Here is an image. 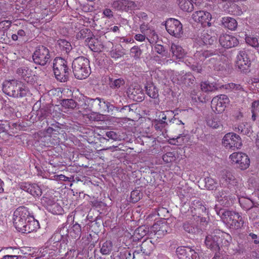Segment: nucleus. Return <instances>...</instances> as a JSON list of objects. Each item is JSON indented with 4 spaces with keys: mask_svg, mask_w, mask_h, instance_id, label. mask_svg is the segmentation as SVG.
I'll list each match as a JSON object with an SVG mask.
<instances>
[{
    "mask_svg": "<svg viewBox=\"0 0 259 259\" xmlns=\"http://www.w3.org/2000/svg\"><path fill=\"white\" fill-rule=\"evenodd\" d=\"M72 69L76 78L78 79L85 78L91 72L89 60L83 57L75 59L72 62Z\"/></svg>",
    "mask_w": 259,
    "mask_h": 259,
    "instance_id": "nucleus-1",
    "label": "nucleus"
},
{
    "mask_svg": "<svg viewBox=\"0 0 259 259\" xmlns=\"http://www.w3.org/2000/svg\"><path fill=\"white\" fill-rule=\"evenodd\" d=\"M53 68L56 78L61 82L67 80L69 75L66 61L61 58H56L53 63Z\"/></svg>",
    "mask_w": 259,
    "mask_h": 259,
    "instance_id": "nucleus-2",
    "label": "nucleus"
},
{
    "mask_svg": "<svg viewBox=\"0 0 259 259\" xmlns=\"http://www.w3.org/2000/svg\"><path fill=\"white\" fill-rule=\"evenodd\" d=\"M212 54L208 51H197L194 55V59L189 58L185 60V63L193 71L200 73L202 71V67L201 65L198 64L199 62L204 61L207 57L211 56Z\"/></svg>",
    "mask_w": 259,
    "mask_h": 259,
    "instance_id": "nucleus-3",
    "label": "nucleus"
},
{
    "mask_svg": "<svg viewBox=\"0 0 259 259\" xmlns=\"http://www.w3.org/2000/svg\"><path fill=\"white\" fill-rule=\"evenodd\" d=\"M28 209L24 206L17 208L13 214V223L16 229L19 231L26 224V222L30 215Z\"/></svg>",
    "mask_w": 259,
    "mask_h": 259,
    "instance_id": "nucleus-4",
    "label": "nucleus"
},
{
    "mask_svg": "<svg viewBox=\"0 0 259 259\" xmlns=\"http://www.w3.org/2000/svg\"><path fill=\"white\" fill-rule=\"evenodd\" d=\"M41 203L52 213L61 214L62 208L56 202L55 197L53 195L50 193L45 194L41 199Z\"/></svg>",
    "mask_w": 259,
    "mask_h": 259,
    "instance_id": "nucleus-5",
    "label": "nucleus"
},
{
    "mask_svg": "<svg viewBox=\"0 0 259 259\" xmlns=\"http://www.w3.org/2000/svg\"><path fill=\"white\" fill-rule=\"evenodd\" d=\"M50 58L49 49L43 46L38 47L32 55L34 62L41 66H45L49 62Z\"/></svg>",
    "mask_w": 259,
    "mask_h": 259,
    "instance_id": "nucleus-6",
    "label": "nucleus"
},
{
    "mask_svg": "<svg viewBox=\"0 0 259 259\" xmlns=\"http://www.w3.org/2000/svg\"><path fill=\"white\" fill-rule=\"evenodd\" d=\"M229 102V99L225 95L217 96L211 100V108L214 113L220 114L225 111Z\"/></svg>",
    "mask_w": 259,
    "mask_h": 259,
    "instance_id": "nucleus-7",
    "label": "nucleus"
},
{
    "mask_svg": "<svg viewBox=\"0 0 259 259\" xmlns=\"http://www.w3.org/2000/svg\"><path fill=\"white\" fill-rule=\"evenodd\" d=\"M165 28L170 35L180 38L183 34V26L180 21L174 18H170L166 21Z\"/></svg>",
    "mask_w": 259,
    "mask_h": 259,
    "instance_id": "nucleus-8",
    "label": "nucleus"
},
{
    "mask_svg": "<svg viewBox=\"0 0 259 259\" xmlns=\"http://www.w3.org/2000/svg\"><path fill=\"white\" fill-rule=\"evenodd\" d=\"M230 158L233 163L241 169H246L250 164V159L248 156L242 152H234L230 155Z\"/></svg>",
    "mask_w": 259,
    "mask_h": 259,
    "instance_id": "nucleus-9",
    "label": "nucleus"
},
{
    "mask_svg": "<svg viewBox=\"0 0 259 259\" xmlns=\"http://www.w3.org/2000/svg\"><path fill=\"white\" fill-rule=\"evenodd\" d=\"M171 79L174 83L187 85L193 84L195 81V77L191 73H186L184 71H181V73H173Z\"/></svg>",
    "mask_w": 259,
    "mask_h": 259,
    "instance_id": "nucleus-10",
    "label": "nucleus"
},
{
    "mask_svg": "<svg viewBox=\"0 0 259 259\" xmlns=\"http://www.w3.org/2000/svg\"><path fill=\"white\" fill-rule=\"evenodd\" d=\"M170 230L166 221H157L150 229V234H153L157 238H161Z\"/></svg>",
    "mask_w": 259,
    "mask_h": 259,
    "instance_id": "nucleus-11",
    "label": "nucleus"
},
{
    "mask_svg": "<svg viewBox=\"0 0 259 259\" xmlns=\"http://www.w3.org/2000/svg\"><path fill=\"white\" fill-rule=\"evenodd\" d=\"M223 144L226 148L229 149H239L242 145L239 136L233 133H229L225 135L223 139Z\"/></svg>",
    "mask_w": 259,
    "mask_h": 259,
    "instance_id": "nucleus-12",
    "label": "nucleus"
},
{
    "mask_svg": "<svg viewBox=\"0 0 259 259\" xmlns=\"http://www.w3.org/2000/svg\"><path fill=\"white\" fill-rule=\"evenodd\" d=\"M149 22H143L141 23L140 29L142 33L147 35V39L148 41L151 44H153L157 42L158 36L154 28L149 24Z\"/></svg>",
    "mask_w": 259,
    "mask_h": 259,
    "instance_id": "nucleus-13",
    "label": "nucleus"
},
{
    "mask_svg": "<svg viewBox=\"0 0 259 259\" xmlns=\"http://www.w3.org/2000/svg\"><path fill=\"white\" fill-rule=\"evenodd\" d=\"M86 102L89 104H91L92 106H95L96 108L101 112H107L112 111L114 106L109 102H106L103 99L99 98L96 99H89Z\"/></svg>",
    "mask_w": 259,
    "mask_h": 259,
    "instance_id": "nucleus-14",
    "label": "nucleus"
},
{
    "mask_svg": "<svg viewBox=\"0 0 259 259\" xmlns=\"http://www.w3.org/2000/svg\"><path fill=\"white\" fill-rule=\"evenodd\" d=\"M176 253L180 259H199L198 254L194 249L189 247H178Z\"/></svg>",
    "mask_w": 259,
    "mask_h": 259,
    "instance_id": "nucleus-15",
    "label": "nucleus"
},
{
    "mask_svg": "<svg viewBox=\"0 0 259 259\" xmlns=\"http://www.w3.org/2000/svg\"><path fill=\"white\" fill-rule=\"evenodd\" d=\"M192 18L195 22L200 23L204 26L206 24L209 26L210 25V21L211 19V15L208 12L197 11L193 13Z\"/></svg>",
    "mask_w": 259,
    "mask_h": 259,
    "instance_id": "nucleus-16",
    "label": "nucleus"
},
{
    "mask_svg": "<svg viewBox=\"0 0 259 259\" xmlns=\"http://www.w3.org/2000/svg\"><path fill=\"white\" fill-rule=\"evenodd\" d=\"M21 190L27 192L34 197H39L42 194L40 187L36 184L23 182L20 184Z\"/></svg>",
    "mask_w": 259,
    "mask_h": 259,
    "instance_id": "nucleus-17",
    "label": "nucleus"
},
{
    "mask_svg": "<svg viewBox=\"0 0 259 259\" xmlns=\"http://www.w3.org/2000/svg\"><path fill=\"white\" fill-rule=\"evenodd\" d=\"M217 213L220 217L223 222L228 226L229 225H233V219L236 218H238V214L239 213L234 211L220 209L219 211L215 210Z\"/></svg>",
    "mask_w": 259,
    "mask_h": 259,
    "instance_id": "nucleus-18",
    "label": "nucleus"
},
{
    "mask_svg": "<svg viewBox=\"0 0 259 259\" xmlns=\"http://www.w3.org/2000/svg\"><path fill=\"white\" fill-rule=\"evenodd\" d=\"M219 231H215L208 234L205 238V243L208 248L217 251L220 250V242L218 237Z\"/></svg>",
    "mask_w": 259,
    "mask_h": 259,
    "instance_id": "nucleus-19",
    "label": "nucleus"
},
{
    "mask_svg": "<svg viewBox=\"0 0 259 259\" xmlns=\"http://www.w3.org/2000/svg\"><path fill=\"white\" fill-rule=\"evenodd\" d=\"M190 210H188L189 213H191L192 216L194 217L197 216L198 218L202 213L206 212V207L204 205V203L199 199H195L191 203L190 207Z\"/></svg>",
    "mask_w": 259,
    "mask_h": 259,
    "instance_id": "nucleus-20",
    "label": "nucleus"
},
{
    "mask_svg": "<svg viewBox=\"0 0 259 259\" xmlns=\"http://www.w3.org/2000/svg\"><path fill=\"white\" fill-rule=\"evenodd\" d=\"M202 0H177V3L181 10L184 12H191L196 6H200Z\"/></svg>",
    "mask_w": 259,
    "mask_h": 259,
    "instance_id": "nucleus-21",
    "label": "nucleus"
},
{
    "mask_svg": "<svg viewBox=\"0 0 259 259\" xmlns=\"http://www.w3.org/2000/svg\"><path fill=\"white\" fill-rule=\"evenodd\" d=\"M39 228V224L38 222L30 214L26 222V224L23 225V227L19 230V232L22 233H30L36 231Z\"/></svg>",
    "mask_w": 259,
    "mask_h": 259,
    "instance_id": "nucleus-22",
    "label": "nucleus"
},
{
    "mask_svg": "<svg viewBox=\"0 0 259 259\" xmlns=\"http://www.w3.org/2000/svg\"><path fill=\"white\" fill-rule=\"evenodd\" d=\"M216 198L220 205L229 207L233 203V198L228 191L222 190L216 195Z\"/></svg>",
    "mask_w": 259,
    "mask_h": 259,
    "instance_id": "nucleus-23",
    "label": "nucleus"
},
{
    "mask_svg": "<svg viewBox=\"0 0 259 259\" xmlns=\"http://www.w3.org/2000/svg\"><path fill=\"white\" fill-rule=\"evenodd\" d=\"M112 7L117 10L128 11L135 9L137 7V5L133 1L118 0L113 3Z\"/></svg>",
    "mask_w": 259,
    "mask_h": 259,
    "instance_id": "nucleus-24",
    "label": "nucleus"
},
{
    "mask_svg": "<svg viewBox=\"0 0 259 259\" xmlns=\"http://www.w3.org/2000/svg\"><path fill=\"white\" fill-rule=\"evenodd\" d=\"M221 45L225 48H231L236 46L239 41L237 38L233 35L223 34L219 38Z\"/></svg>",
    "mask_w": 259,
    "mask_h": 259,
    "instance_id": "nucleus-25",
    "label": "nucleus"
},
{
    "mask_svg": "<svg viewBox=\"0 0 259 259\" xmlns=\"http://www.w3.org/2000/svg\"><path fill=\"white\" fill-rule=\"evenodd\" d=\"M19 81L12 79L5 80L3 83L4 93L9 96L15 97Z\"/></svg>",
    "mask_w": 259,
    "mask_h": 259,
    "instance_id": "nucleus-26",
    "label": "nucleus"
},
{
    "mask_svg": "<svg viewBox=\"0 0 259 259\" xmlns=\"http://www.w3.org/2000/svg\"><path fill=\"white\" fill-rule=\"evenodd\" d=\"M220 185L223 187L231 188L237 183L236 179L230 171L223 172L220 179Z\"/></svg>",
    "mask_w": 259,
    "mask_h": 259,
    "instance_id": "nucleus-27",
    "label": "nucleus"
},
{
    "mask_svg": "<svg viewBox=\"0 0 259 259\" xmlns=\"http://www.w3.org/2000/svg\"><path fill=\"white\" fill-rule=\"evenodd\" d=\"M174 112L172 111H166V112H161L159 117H161L159 119H155L152 121V125L154 127L156 130L161 131L167 125V122L166 119L167 115L169 114H174Z\"/></svg>",
    "mask_w": 259,
    "mask_h": 259,
    "instance_id": "nucleus-28",
    "label": "nucleus"
},
{
    "mask_svg": "<svg viewBox=\"0 0 259 259\" xmlns=\"http://www.w3.org/2000/svg\"><path fill=\"white\" fill-rule=\"evenodd\" d=\"M170 51L174 59H183L186 54L185 51L181 46L174 43L171 45Z\"/></svg>",
    "mask_w": 259,
    "mask_h": 259,
    "instance_id": "nucleus-29",
    "label": "nucleus"
},
{
    "mask_svg": "<svg viewBox=\"0 0 259 259\" xmlns=\"http://www.w3.org/2000/svg\"><path fill=\"white\" fill-rule=\"evenodd\" d=\"M85 42L90 49L95 52L101 51L103 48L98 39L95 37H88L85 39Z\"/></svg>",
    "mask_w": 259,
    "mask_h": 259,
    "instance_id": "nucleus-30",
    "label": "nucleus"
},
{
    "mask_svg": "<svg viewBox=\"0 0 259 259\" xmlns=\"http://www.w3.org/2000/svg\"><path fill=\"white\" fill-rule=\"evenodd\" d=\"M218 236L220 239V250H224V247L225 248L229 246L232 241V237L230 234L219 231Z\"/></svg>",
    "mask_w": 259,
    "mask_h": 259,
    "instance_id": "nucleus-31",
    "label": "nucleus"
},
{
    "mask_svg": "<svg viewBox=\"0 0 259 259\" xmlns=\"http://www.w3.org/2000/svg\"><path fill=\"white\" fill-rule=\"evenodd\" d=\"M249 58L244 51H241L237 56V65L238 67L241 69L244 66H248L250 64Z\"/></svg>",
    "mask_w": 259,
    "mask_h": 259,
    "instance_id": "nucleus-32",
    "label": "nucleus"
},
{
    "mask_svg": "<svg viewBox=\"0 0 259 259\" xmlns=\"http://www.w3.org/2000/svg\"><path fill=\"white\" fill-rule=\"evenodd\" d=\"M67 235H69L72 238H79L81 234V227L77 223L74 224L71 228L66 233Z\"/></svg>",
    "mask_w": 259,
    "mask_h": 259,
    "instance_id": "nucleus-33",
    "label": "nucleus"
},
{
    "mask_svg": "<svg viewBox=\"0 0 259 259\" xmlns=\"http://www.w3.org/2000/svg\"><path fill=\"white\" fill-rule=\"evenodd\" d=\"M67 232V228L65 226H62L52 235L50 239L51 241L54 243L59 242L64 236L67 235L66 233Z\"/></svg>",
    "mask_w": 259,
    "mask_h": 259,
    "instance_id": "nucleus-34",
    "label": "nucleus"
},
{
    "mask_svg": "<svg viewBox=\"0 0 259 259\" xmlns=\"http://www.w3.org/2000/svg\"><path fill=\"white\" fill-rule=\"evenodd\" d=\"M222 23L223 25L231 30H235L237 27V22L233 18L225 17L222 18Z\"/></svg>",
    "mask_w": 259,
    "mask_h": 259,
    "instance_id": "nucleus-35",
    "label": "nucleus"
},
{
    "mask_svg": "<svg viewBox=\"0 0 259 259\" xmlns=\"http://www.w3.org/2000/svg\"><path fill=\"white\" fill-rule=\"evenodd\" d=\"M206 124L213 128H218L222 126L220 117L217 115L208 116L206 119Z\"/></svg>",
    "mask_w": 259,
    "mask_h": 259,
    "instance_id": "nucleus-36",
    "label": "nucleus"
},
{
    "mask_svg": "<svg viewBox=\"0 0 259 259\" xmlns=\"http://www.w3.org/2000/svg\"><path fill=\"white\" fill-rule=\"evenodd\" d=\"M189 137L188 135L181 134L176 138H171L168 140V143L170 144L181 146L189 141Z\"/></svg>",
    "mask_w": 259,
    "mask_h": 259,
    "instance_id": "nucleus-37",
    "label": "nucleus"
},
{
    "mask_svg": "<svg viewBox=\"0 0 259 259\" xmlns=\"http://www.w3.org/2000/svg\"><path fill=\"white\" fill-rule=\"evenodd\" d=\"M184 230L192 234H196L200 232L201 229L192 222H187L183 225Z\"/></svg>",
    "mask_w": 259,
    "mask_h": 259,
    "instance_id": "nucleus-38",
    "label": "nucleus"
},
{
    "mask_svg": "<svg viewBox=\"0 0 259 259\" xmlns=\"http://www.w3.org/2000/svg\"><path fill=\"white\" fill-rule=\"evenodd\" d=\"M147 94L153 99L159 96L158 90L153 83H147L145 87Z\"/></svg>",
    "mask_w": 259,
    "mask_h": 259,
    "instance_id": "nucleus-39",
    "label": "nucleus"
},
{
    "mask_svg": "<svg viewBox=\"0 0 259 259\" xmlns=\"http://www.w3.org/2000/svg\"><path fill=\"white\" fill-rule=\"evenodd\" d=\"M131 94V98L134 100L142 101L143 98L142 91L139 85L135 86L133 89L130 88L128 92Z\"/></svg>",
    "mask_w": 259,
    "mask_h": 259,
    "instance_id": "nucleus-40",
    "label": "nucleus"
},
{
    "mask_svg": "<svg viewBox=\"0 0 259 259\" xmlns=\"http://www.w3.org/2000/svg\"><path fill=\"white\" fill-rule=\"evenodd\" d=\"M237 129L240 133L245 135H250L252 133V128L250 124L244 122L240 123L237 127Z\"/></svg>",
    "mask_w": 259,
    "mask_h": 259,
    "instance_id": "nucleus-41",
    "label": "nucleus"
},
{
    "mask_svg": "<svg viewBox=\"0 0 259 259\" xmlns=\"http://www.w3.org/2000/svg\"><path fill=\"white\" fill-rule=\"evenodd\" d=\"M239 202L241 207L245 210H249L253 206V202L248 198L242 197L239 199Z\"/></svg>",
    "mask_w": 259,
    "mask_h": 259,
    "instance_id": "nucleus-42",
    "label": "nucleus"
},
{
    "mask_svg": "<svg viewBox=\"0 0 259 259\" xmlns=\"http://www.w3.org/2000/svg\"><path fill=\"white\" fill-rule=\"evenodd\" d=\"M201 89L205 92H212L217 89V87L213 83L205 81L201 83Z\"/></svg>",
    "mask_w": 259,
    "mask_h": 259,
    "instance_id": "nucleus-43",
    "label": "nucleus"
},
{
    "mask_svg": "<svg viewBox=\"0 0 259 259\" xmlns=\"http://www.w3.org/2000/svg\"><path fill=\"white\" fill-rule=\"evenodd\" d=\"M238 218H236L233 219V225H229V227L237 230L240 229L243 226L244 224V221L242 217L239 213H238Z\"/></svg>",
    "mask_w": 259,
    "mask_h": 259,
    "instance_id": "nucleus-44",
    "label": "nucleus"
},
{
    "mask_svg": "<svg viewBox=\"0 0 259 259\" xmlns=\"http://www.w3.org/2000/svg\"><path fill=\"white\" fill-rule=\"evenodd\" d=\"M112 243L110 241H106L101 247L100 251L103 254H109L112 250Z\"/></svg>",
    "mask_w": 259,
    "mask_h": 259,
    "instance_id": "nucleus-45",
    "label": "nucleus"
},
{
    "mask_svg": "<svg viewBox=\"0 0 259 259\" xmlns=\"http://www.w3.org/2000/svg\"><path fill=\"white\" fill-rule=\"evenodd\" d=\"M223 88L228 91L240 92L243 91V88L239 84L230 83L223 85Z\"/></svg>",
    "mask_w": 259,
    "mask_h": 259,
    "instance_id": "nucleus-46",
    "label": "nucleus"
},
{
    "mask_svg": "<svg viewBox=\"0 0 259 259\" xmlns=\"http://www.w3.org/2000/svg\"><path fill=\"white\" fill-rule=\"evenodd\" d=\"M61 105L64 109H73L76 107L77 104L72 99H65L62 101Z\"/></svg>",
    "mask_w": 259,
    "mask_h": 259,
    "instance_id": "nucleus-47",
    "label": "nucleus"
},
{
    "mask_svg": "<svg viewBox=\"0 0 259 259\" xmlns=\"http://www.w3.org/2000/svg\"><path fill=\"white\" fill-rule=\"evenodd\" d=\"M27 92L28 90L25 85L19 82L17 88L16 95L15 97H23L26 95Z\"/></svg>",
    "mask_w": 259,
    "mask_h": 259,
    "instance_id": "nucleus-48",
    "label": "nucleus"
},
{
    "mask_svg": "<svg viewBox=\"0 0 259 259\" xmlns=\"http://www.w3.org/2000/svg\"><path fill=\"white\" fill-rule=\"evenodd\" d=\"M245 41L247 44L254 47L256 48L259 46L258 38L253 36H246Z\"/></svg>",
    "mask_w": 259,
    "mask_h": 259,
    "instance_id": "nucleus-49",
    "label": "nucleus"
},
{
    "mask_svg": "<svg viewBox=\"0 0 259 259\" xmlns=\"http://www.w3.org/2000/svg\"><path fill=\"white\" fill-rule=\"evenodd\" d=\"M88 37H92L91 31L87 28H83L81 29L79 32L77 34L76 37L78 39H83Z\"/></svg>",
    "mask_w": 259,
    "mask_h": 259,
    "instance_id": "nucleus-50",
    "label": "nucleus"
},
{
    "mask_svg": "<svg viewBox=\"0 0 259 259\" xmlns=\"http://www.w3.org/2000/svg\"><path fill=\"white\" fill-rule=\"evenodd\" d=\"M176 113L174 115V118L172 119V122L176 123L177 124H182L183 125H184V123H183L182 120L177 119L175 116L176 115H178L179 114H181L182 115L185 116L187 114L188 111L186 110H178L177 109L175 110Z\"/></svg>",
    "mask_w": 259,
    "mask_h": 259,
    "instance_id": "nucleus-51",
    "label": "nucleus"
},
{
    "mask_svg": "<svg viewBox=\"0 0 259 259\" xmlns=\"http://www.w3.org/2000/svg\"><path fill=\"white\" fill-rule=\"evenodd\" d=\"M162 159L165 163H168L175 161L176 157L174 153L170 152L164 154Z\"/></svg>",
    "mask_w": 259,
    "mask_h": 259,
    "instance_id": "nucleus-52",
    "label": "nucleus"
},
{
    "mask_svg": "<svg viewBox=\"0 0 259 259\" xmlns=\"http://www.w3.org/2000/svg\"><path fill=\"white\" fill-rule=\"evenodd\" d=\"M58 44L62 50L68 52L71 49V46L68 41L64 39H60L58 40Z\"/></svg>",
    "mask_w": 259,
    "mask_h": 259,
    "instance_id": "nucleus-53",
    "label": "nucleus"
},
{
    "mask_svg": "<svg viewBox=\"0 0 259 259\" xmlns=\"http://www.w3.org/2000/svg\"><path fill=\"white\" fill-rule=\"evenodd\" d=\"M124 84V81L121 78H118L112 80H110V85L113 89H118Z\"/></svg>",
    "mask_w": 259,
    "mask_h": 259,
    "instance_id": "nucleus-54",
    "label": "nucleus"
},
{
    "mask_svg": "<svg viewBox=\"0 0 259 259\" xmlns=\"http://www.w3.org/2000/svg\"><path fill=\"white\" fill-rule=\"evenodd\" d=\"M137 16L139 18L141 23L143 22L151 21L149 19L148 15L145 12H140L137 13Z\"/></svg>",
    "mask_w": 259,
    "mask_h": 259,
    "instance_id": "nucleus-55",
    "label": "nucleus"
},
{
    "mask_svg": "<svg viewBox=\"0 0 259 259\" xmlns=\"http://www.w3.org/2000/svg\"><path fill=\"white\" fill-rule=\"evenodd\" d=\"M28 71L29 69L27 67L23 66L17 69V73L19 75H21L22 77H24L27 75Z\"/></svg>",
    "mask_w": 259,
    "mask_h": 259,
    "instance_id": "nucleus-56",
    "label": "nucleus"
},
{
    "mask_svg": "<svg viewBox=\"0 0 259 259\" xmlns=\"http://www.w3.org/2000/svg\"><path fill=\"white\" fill-rule=\"evenodd\" d=\"M216 183L211 178H208L206 181V185L209 190H213L216 186Z\"/></svg>",
    "mask_w": 259,
    "mask_h": 259,
    "instance_id": "nucleus-57",
    "label": "nucleus"
},
{
    "mask_svg": "<svg viewBox=\"0 0 259 259\" xmlns=\"http://www.w3.org/2000/svg\"><path fill=\"white\" fill-rule=\"evenodd\" d=\"M251 109V112H259V100H255L252 103Z\"/></svg>",
    "mask_w": 259,
    "mask_h": 259,
    "instance_id": "nucleus-58",
    "label": "nucleus"
},
{
    "mask_svg": "<svg viewBox=\"0 0 259 259\" xmlns=\"http://www.w3.org/2000/svg\"><path fill=\"white\" fill-rule=\"evenodd\" d=\"M131 197L134 202H137L140 199V195L138 191H133L131 192Z\"/></svg>",
    "mask_w": 259,
    "mask_h": 259,
    "instance_id": "nucleus-59",
    "label": "nucleus"
},
{
    "mask_svg": "<svg viewBox=\"0 0 259 259\" xmlns=\"http://www.w3.org/2000/svg\"><path fill=\"white\" fill-rule=\"evenodd\" d=\"M106 135L109 138L114 141H116L118 138L117 134L113 131L107 132L106 134Z\"/></svg>",
    "mask_w": 259,
    "mask_h": 259,
    "instance_id": "nucleus-60",
    "label": "nucleus"
},
{
    "mask_svg": "<svg viewBox=\"0 0 259 259\" xmlns=\"http://www.w3.org/2000/svg\"><path fill=\"white\" fill-rule=\"evenodd\" d=\"M135 39L140 42H143L147 39V35L146 34H137L134 36Z\"/></svg>",
    "mask_w": 259,
    "mask_h": 259,
    "instance_id": "nucleus-61",
    "label": "nucleus"
},
{
    "mask_svg": "<svg viewBox=\"0 0 259 259\" xmlns=\"http://www.w3.org/2000/svg\"><path fill=\"white\" fill-rule=\"evenodd\" d=\"M131 53L135 57L138 58L141 55L140 50L137 47H133L131 50Z\"/></svg>",
    "mask_w": 259,
    "mask_h": 259,
    "instance_id": "nucleus-62",
    "label": "nucleus"
},
{
    "mask_svg": "<svg viewBox=\"0 0 259 259\" xmlns=\"http://www.w3.org/2000/svg\"><path fill=\"white\" fill-rule=\"evenodd\" d=\"M111 56L115 59H117L121 57L122 55V53L116 50H112L110 52Z\"/></svg>",
    "mask_w": 259,
    "mask_h": 259,
    "instance_id": "nucleus-63",
    "label": "nucleus"
},
{
    "mask_svg": "<svg viewBox=\"0 0 259 259\" xmlns=\"http://www.w3.org/2000/svg\"><path fill=\"white\" fill-rule=\"evenodd\" d=\"M120 26H112L110 25L109 27L106 28V30L107 32L112 31L114 33L119 32V28Z\"/></svg>",
    "mask_w": 259,
    "mask_h": 259,
    "instance_id": "nucleus-64",
    "label": "nucleus"
}]
</instances>
